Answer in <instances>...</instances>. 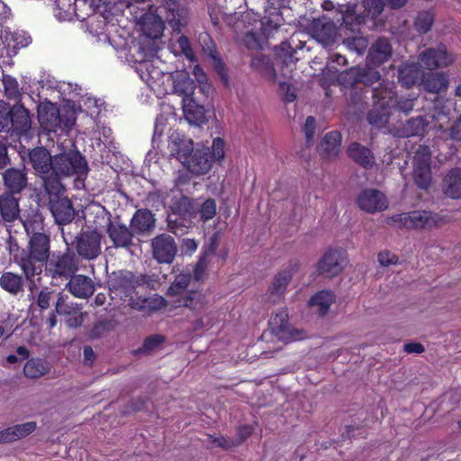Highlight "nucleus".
Segmentation results:
<instances>
[{"instance_id":"nucleus-45","label":"nucleus","mask_w":461,"mask_h":461,"mask_svg":"<svg viewBox=\"0 0 461 461\" xmlns=\"http://www.w3.org/2000/svg\"><path fill=\"white\" fill-rule=\"evenodd\" d=\"M2 81L5 97L10 100L20 102L22 93L17 80L12 76L5 75Z\"/></svg>"},{"instance_id":"nucleus-17","label":"nucleus","mask_w":461,"mask_h":461,"mask_svg":"<svg viewBox=\"0 0 461 461\" xmlns=\"http://www.w3.org/2000/svg\"><path fill=\"white\" fill-rule=\"evenodd\" d=\"M101 234L96 230L83 231L77 237L76 249L80 257L94 259L101 253Z\"/></svg>"},{"instance_id":"nucleus-47","label":"nucleus","mask_w":461,"mask_h":461,"mask_svg":"<svg viewBox=\"0 0 461 461\" xmlns=\"http://www.w3.org/2000/svg\"><path fill=\"white\" fill-rule=\"evenodd\" d=\"M173 209L176 213L184 217H192L194 213V206L191 199L185 195L174 202Z\"/></svg>"},{"instance_id":"nucleus-54","label":"nucleus","mask_w":461,"mask_h":461,"mask_svg":"<svg viewBox=\"0 0 461 461\" xmlns=\"http://www.w3.org/2000/svg\"><path fill=\"white\" fill-rule=\"evenodd\" d=\"M225 155L224 142L221 138H215L212 144V153L209 156L212 161H221Z\"/></svg>"},{"instance_id":"nucleus-32","label":"nucleus","mask_w":461,"mask_h":461,"mask_svg":"<svg viewBox=\"0 0 461 461\" xmlns=\"http://www.w3.org/2000/svg\"><path fill=\"white\" fill-rule=\"evenodd\" d=\"M140 25L143 33L149 38H159L164 31L165 25L161 17L153 13L145 14L140 18Z\"/></svg>"},{"instance_id":"nucleus-28","label":"nucleus","mask_w":461,"mask_h":461,"mask_svg":"<svg viewBox=\"0 0 461 461\" xmlns=\"http://www.w3.org/2000/svg\"><path fill=\"white\" fill-rule=\"evenodd\" d=\"M68 291L77 298H88L95 292L93 280L83 275L73 276L67 285Z\"/></svg>"},{"instance_id":"nucleus-57","label":"nucleus","mask_w":461,"mask_h":461,"mask_svg":"<svg viewBox=\"0 0 461 461\" xmlns=\"http://www.w3.org/2000/svg\"><path fill=\"white\" fill-rule=\"evenodd\" d=\"M209 56L212 60V65H213L214 68L217 70L218 74L221 76L222 81L225 84H227L228 83L227 77L224 72L222 62H221L217 51L214 50H210Z\"/></svg>"},{"instance_id":"nucleus-48","label":"nucleus","mask_w":461,"mask_h":461,"mask_svg":"<svg viewBox=\"0 0 461 461\" xmlns=\"http://www.w3.org/2000/svg\"><path fill=\"white\" fill-rule=\"evenodd\" d=\"M344 45L351 51L362 55L368 46L366 38L356 36L343 41Z\"/></svg>"},{"instance_id":"nucleus-2","label":"nucleus","mask_w":461,"mask_h":461,"mask_svg":"<svg viewBox=\"0 0 461 461\" xmlns=\"http://www.w3.org/2000/svg\"><path fill=\"white\" fill-rule=\"evenodd\" d=\"M393 88V83L389 81H383L373 88L374 106L367 116L371 125L394 131L396 126L393 121L398 119L397 113L406 115L412 111L418 95L411 94L408 97L398 98Z\"/></svg>"},{"instance_id":"nucleus-41","label":"nucleus","mask_w":461,"mask_h":461,"mask_svg":"<svg viewBox=\"0 0 461 461\" xmlns=\"http://www.w3.org/2000/svg\"><path fill=\"white\" fill-rule=\"evenodd\" d=\"M50 368L48 365L40 358H32L26 362L23 367V374L29 378H39L48 374Z\"/></svg>"},{"instance_id":"nucleus-59","label":"nucleus","mask_w":461,"mask_h":461,"mask_svg":"<svg viewBox=\"0 0 461 461\" xmlns=\"http://www.w3.org/2000/svg\"><path fill=\"white\" fill-rule=\"evenodd\" d=\"M13 39L15 41V47L17 48L27 47L32 42L31 37L24 32H14Z\"/></svg>"},{"instance_id":"nucleus-3","label":"nucleus","mask_w":461,"mask_h":461,"mask_svg":"<svg viewBox=\"0 0 461 461\" xmlns=\"http://www.w3.org/2000/svg\"><path fill=\"white\" fill-rule=\"evenodd\" d=\"M32 120L29 109L22 103L11 105L0 100V131L27 136L32 130Z\"/></svg>"},{"instance_id":"nucleus-38","label":"nucleus","mask_w":461,"mask_h":461,"mask_svg":"<svg viewBox=\"0 0 461 461\" xmlns=\"http://www.w3.org/2000/svg\"><path fill=\"white\" fill-rule=\"evenodd\" d=\"M348 153L353 160L366 168L372 167L375 164V158L372 152L357 142L351 143L348 146Z\"/></svg>"},{"instance_id":"nucleus-23","label":"nucleus","mask_w":461,"mask_h":461,"mask_svg":"<svg viewBox=\"0 0 461 461\" xmlns=\"http://www.w3.org/2000/svg\"><path fill=\"white\" fill-rule=\"evenodd\" d=\"M393 53V48L385 38H379L370 47L366 63L370 67H377L387 61Z\"/></svg>"},{"instance_id":"nucleus-37","label":"nucleus","mask_w":461,"mask_h":461,"mask_svg":"<svg viewBox=\"0 0 461 461\" xmlns=\"http://www.w3.org/2000/svg\"><path fill=\"white\" fill-rule=\"evenodd\" d=\"M423 86L428 92L440 94L448 88L449 78L444 72L432 73L423 80Z\"/></svg>"},{"instance_id":"nucleus-64","label":"nucleus","mask_w":461,"mask_h":461,"mask_svg":"<svg viewBox=\"0 0 461 461\" xmlns=\"http://www.w3.org/2000/svg\"><path fill=\"white\" fill-rule=\"evenodd\" d=\"M280 91L284 94L285 100L286 102H293L296 95L294 91L291 90V86L286 82L278 81Z\"/></svg>"},{"instance_id":"nucleus-36","label":"nucleus","mask_w":461,"mask_h":461,"mask_svg":"<svg viewBox=\"0 0 461 461\" xmlns=\"http://www.w3.org/2000/svg\"><path fill=\"white\" fill-rule=\"evenodd\" d=\"M0 212L5 221H13L19 216L18 200L14 194H5L0 195Z\"/></svg>"},{"instance_id":"nucleus-55","label":"nucleus","mask_w":461,"mask_h":461,"mask_svg":"<svg viewBox=\"0 0 461 461\" xmlns=\"http://www.w3.org/2000/svg\"><path fill=\"white\" fill-rule=\"evenodd\" d=\"M164 342V337L161 335H152L147 338L142 347L140 348V352L146 353L154 350Z\"/></svg>"},{"instance_id":"nucleus-53","label":"nucleus","mask_w":461,"mask_h":461,"mask_svg":"<svg viewBox=\"0 0 461 461\" xmlns=\"http://www.w3.org/2000/svg\"><path fill=\"white\" fill-rule=\"evenodd\" d=\"M216 214V203L213 199L205 200L201 205L200 215L203 221L212 219Z\"/></svg>"},{"instance_id":"nucleus-29","label":"nucleus","mask_w":461,"mask_h":461,"mask_svg":"<svg viewBox=\"0 0 461 461\" xmlns=\"http://www.w3.org/2000/svg\"><path fill=\"white\" fill-rule=\"evenodd\" d=\"M37 428L35 421H28L0 431V443H9L32 434Z\"/></svg>"},{"instance_id":"nucleus-16","label":"nucleus","mask_w":461,"mask_h":461,"mask_svg":"<svg viewBox=\"0 0 461 461\" xmlns=\"http://www.w3.org/2000/svg\"><path fill=\"white\" fill-rule=\"evenodd\" d=\"M63 185L57 192H46L49 194V205L50 212L59 224H66L70 222L74 218V209L70 201L62 196Z\"/></svg>"},{"instance_id":"nucleus-25","label":"nucleus","mask_w":461,"mask_h":461,"mask_svg":"<svg viewBox=\"0 0 461 461\" xmlns=\"http://www.w3.org/2000/svg\"><path fill=\"white\" fill-rule=\"evenodd\" d=\"M292 279L291 270H284L278 273L266 294V301L275 304L277 303L285 294L286 287Z\"/></svg>"},{"instance_id":"nucleus-21","label":"nucleus","mask_w":461,"mask_h":461,"mask_svg":"<svg viewBox=\"0 0 461 461\" xmlns=\"http://www.w3.org/2000/svg\"><path fill=\"white\" fill-rule=\"evenodd\" d=\"M168 150L170 156L176 158L184 166L188 162V158L194 151L192 140L174 132L170 135L168 140Z\"/></svg>"},{"instance_id":"nucleus-7","label":"nucleus","mask_w":461,"mask_h":461,"mask_svg":"<svg viewBox=\"0 0 461 461\" xmlns=\"http://www.w3.org/2000/svg\"><path fill=\"white\" fill-rule=\"evenodd\" d=\"M87 163L77 151H68L53 157L52 177L59 179L76 175L78 177L86 176Z\"/></svg>"},{"instance_id":"nucleus-44","label":"nucleus","mask_w":461,"mask_h":461,"mask_svg":"<svg viewBox=\"0 0 461 461\" xmlns=\"http://www.w3.org/2000/svg\"><path fill=\"white\" fill-rule=\"evenodd\" d=\"M102 0H75L74 11L78 19L85 20L86 17L95 13Z\"/></svg>"},{"instance_id":"nucleus-33","label":"nucleus","mask_w":461,"mask_h":461,"mask_svg":"<svg viewBox=\"0 0 461 461\" xmlns=\"http://www.w3.org/2000/svg\"><path fill=\"white\" fill-rule=\"evenodd\" d=\"M52 276H69L77 270V262L74 254L66 253L50 264Z\"/></svg>"},{"instance_id":"nucleus-42","label":"nucleus","mask_w":461,"mask_h":461,"mask_svg":"<svg viewBox=\"0 0 461 461\" xmlns=\"http://www.w3.org/2000/svg\"><path fill=\"white\" fill-rule=\"evenodd\" d=\"M334 301V294L330 291L323 290L312 297L310 304L313 307H316L321 314H325Z\"/></svg>"},{"instance_id":"nucleus-61","label":"nucleus","mask_w":461,"mask_h":461,"mask_svg":"<svg viewBox=\"0 0 461 461\" xmlns=\"http://www.w3.org/2000/svg\"><path fill=\"white\" fill-rule=\"evenodd\" d=\"M207 255L208 252H204V254L200 258L199 261L197 262L195 268H194V277L199 280L203 277V273L206 269L208 263H207Z\"/></svg>"},{"instance_id":"nucleus-8","label":"nucleus","mask_w":461,"mask_h":461,"mask_svg":"<svg viewBox=\"0 0 461 461\" xmlns=\"http://www.w3.org/2000/svg\"><path fill=\"white\" fill-rule=\"evenodd\" d=\"M29 160L32 167L42 181L46 192L57 193L61 188V182L52 177L53 157L42 147L32 149L29 152Z\"/></svg>"},{"instance_id":"nucleus-20","label":"nucleus","mask_w":461,"mask_h":461,"mask_svg":"<svg viewBox=\"0 0 461 461\" xmlns=\"http://www.w3.org/2000/svg\"><path fill=\"white\" fill-rule=\"evenodd\" d=\"M161 4L159 8L167 10V20L172 30L179 34L184 27L188 23V10L180 6L176 0H158Z\"/></svg>"},{"instance_id":"nucleus-18","label":"nucleus","mask_w":461,"mask_h":461,"mask_svg":"<svg viewBox=\"0 0 461 461\" xmlns=\"http://www.w3.org/2000/svg\"><path fill=\"white\" fill-rule=\"evenodd\" d=\"M153 258L160 264H170L176 255V245L172 236L160 234L151 240Z\"/></svg>"},{"instance_id":"nucleus-14","label":"nucleus","mask_w":461,"mask_h":461,"mask_svg":"<svg viewBox=\"0 0 461 461\" xmlns=\"http://www.w3.org/2000/svg\"><path fill=\"white\" fill-rule=\"evenodd\" d=\"M348 264V254L344 249H330L317 264L320 275L331 278L339 275Z\"/></svg>"},{"instance_id":"nucleus-12","label":"nucleus","mask_w":461,"mask_h":461,"mask_svg":"<svg viewBox=\"0 0 461 461\" xmlns=\"http://www.w3.org/2000/svg\"><path fill=\"white\" fill-rule=\"evenodd\" d=\"M306 30L309 35L323 47H332L339 39L338 27L326 16L313 19Z\"/></svg>"},{"instance_id":"nucleus-63","label":"nucleus","mask_w":461,"mask_h":461,"mask_svg":"<svg viewBox=\"0 0 461 461\" xmlns=\"http://www.w3.org/2000/svg\"><path fill=\"white\" fill-rule=\"evenodd\" d=\"M50 299L51 293L46 289L41 290L39 294L37 303L41 309L46 310L50 307Z\"/></svg>"},{"instance_id":"nucleus-51","label":"nucleus","mask_w":461,"mask_h":461,"mask_svg":"<svg viewBox=\"0 0 461 461\" xmlns=\"http://www.w3.org/2000/svg\"><path fill=\"white\" fill-rule=\"evenodd\" d=\"M193 73L199 84L200 90L205 95H209L212 93V88L211 84L208 82L207 75L204 73L203 69L200 66L195 65L193 69Z\"/></svg>"},{"instance_id":"nucleus-39","label":"nucleus","mask_w":461,"mask_h":461,"mask_svg":"<svg viewBox=\"0 0 461 461\" xmlns=\"http://www.w3.org/2000/svg\"><path fill=\"white\" fill-rule=\"evenodd\" d=\"M341 137L339 131L327 133L321 142V154L326 158H332L339 152Z\"/></svg>"},{"instance_id":"nucleus-34","label":"nucleus","mask_w":461,"mask_h":461,"mask_svg":"<svg viewBox=\"0 0 461 461\" xmlns=\"http://www.w3.org/2000/svg\"><path fill=\"white\" fill-rule=\"evenodd\" d=\"M191 279V275L185 272H182L176 276L174 281L171 283L166 293L172 304L174 300L184 297L185 294H187L185 292L190 285Z\"/></svg>"},{"instance_id":"nucleus-52","label":"nucleus","mask_w":461,"mask_h":461,"mask_svg":"<svg viewBox=\"0 0 461 461\" xmlns=\"http://www.w3.org/2000/svg\"><path fill=\"white\" fill-rule=\"evenodd\" d=\"M68 297L59 295L58 301L56 303L55 310L56 312L59 315H70L76 313L78 311L77 304L68 303Z\"/></svg>"},{"instance_id":"nucleus-62","label":"nucleus","mask_w":461,"mask_h":461,"mask_svg":"<svg viewBox=\"0 0 461 461\" xmlns=\"http://www.w3.org/2000/svg\"><path fill=\"white\" fill-rule=\"evenodd\" d=\"M86 316V312H77V311L76 313L70 314V317L68 318L67 325L70 328H77L83 323Z\"/></svg>"},{"instance_id":"nucleus-60","label":"nucleus","mask_w":461,"mask_h":461,"mask_svg":"<svg viewBox=\"0 0 461 461\" xmlns=\"http://www.w3.org/2000/svg\"><path fill=\"white\" fill-rule=\"evenodd\" d=\"M243 41L249 49H258L260 47V41L256 32H248L244 36Z\"/></svg>"},{"instance_id":"nucleus-40","label":"nucleus","mask_w":461,"mask_h":461,"mask_svg":"<svg viewBox=\"0 0 461 461\" xmlns=\"http://www.w3.org/2000/svg\"><path fill=\"white\" fill-rule=\"evenodd\" d=\"M0 286L11 294H17L23 291V277L12 272H5L0 277Z\"/></svg>"},{"instance_id":"nucleus-10","label":"nucleus","mask_w":461,"mask_h":461,"mask_svg":"<svg viewBox=\"0 0 461 461\" xmlns=\"http://www.w3.org/2000/svg\"><path fill=\"white\" fill-rule=\"evenodd\" d=\"M393 221L408 229H432L446 224L448 218L430 211H413L397 214Z\"/></svg>"},{"instance_id":"nucleus-19","label":"nucleus","mask_w":461,"mask_h":461,"mask_svg":"<svg viewBox=\"0 0 461 461\" xmlns=\"http://www.w3.org/2000/svg\"><path fill=\"white\" fill-rule=\"evenodd\" d=\"M357 203L362 211L369 213L383 212L388 207L385 195L375 188L362 190L357 197Z\"/></svg>"},{"instance_id":"nucleus-35","label":"nucleus","mask_w":461,"mask_h":461,"mask_svg":"<svg viewBox=\"0 0 461 461\" xmlns=\"http://www.w3.org/2000/svg\"><path fill=\"white\" fill-rule=\"evenodd\" d=\"M422 74L418 64L406 62L399 68L398 79L403 86L410 87L420 81Z\"/></svg>"},{"instance_id":"nucleus-56","label":"nucleus","mask_w":461,"mask_h":461,"mask_svg":"<svg viewBox=\"0 0 461 461\" xmlns=\"http://www.w3.org/2000/svg\"><path fill=\"white\" fill-rule=\"evenodd\" d=\"M378 261L383 267L395 266L399 262V258L394 253L384 250L378 254Z\"/></svg>"},{"instance_id":"nucleus-5","label":"nucleus","mask_w":461,"mask_h":461,"mask_svg":"<svg viewBox=\"0 0 461 461\" xmlns=\"http://www.w3.org/2000/svg\"><path fill=\"white\" fill-rule=\"evenodd\" d=\"M38 120L41 128L49 132L59 129H70L76 122V112L64 109L62 113L58 106L50 102H42L37 109Z\"/></svg>"},{"instance_id":"nucleus-4","label":"nucleus","mask_w":461,"mask_h":461,"mask_svg":"<svg viewBox=\"0 0 461 461\" xmlns=\"http://www.w3.org/2000/svg\"><path fill=\"white\" fill-rule=\"evenodd\" d=\"M28 249L29 251H23L17 261L26 278L31 279L41 273V265L49 258V237L43 233H34L30 239Z\"/></svg>"},{"instance_id":"nucleus-58","label":"nucleus","mask_w":461,"mask_h":461,"mask_svg":"<svg viewBox=\"0 0 461 461\" xmlns=\"http://www.w3.org/2000/svg\"><path fill=\"white\" fill-rule=\"evenodd\" d=\"M197 248L198 243L194 239H184L180 246L181 253L189 256L195 252Z\"/></svg>"},{"instance_id":"nucleus-6","label":"nucleus","mask_w":461,"mask_h":461,"mask_svg":"<svg viewBox=\"0 0 461 461\" xmlns=\"http://www.w3.org/2000/svg\"><path fill=\"white\" fill-rule=\"evenodd\" d=\"M449 122V109L446 106H439L435 104L433 112L430 114L418 116L410 119L402 130L397 131L400 137L418 136L422 135L426 128L432 123L433 128L438 127L442 130Z\"/></svg>"},{"instance_id":"nucleus-24","label":"nucleus","mask_w":461,"mask_h":461,"mask_svg":"<svg viewBox=\"0 0 461 461\" xmlns=\"http://www.w3.org/2000/svg\"><path fill=\"white\" fill-rule=\"evenodd\" d=\"M107 233L116 248H129L132 244L134 232L119 221H110Z\"/></svg>"},{"instance_id":"nucleus-15","label":"nucleus","mask_w":461,"mask_h":461,"mask_svg":"<svg viewBox=\"0 0 461 461\" xmlns=\"http://www.w3.org/2000/svg\"><path fill=\"white\" fill-rule=\"evenodd\" d=\"M419 60L425 68L434 70L451 66L456 61V56L444 44H438L420 52Z\"/></svg>"},{"instance_id":"nucleus-9","label":"nucleus","mask_w":461,"mask_h":461,"mask_svg":"<svg viewBox=\"0 0 461 461\" xmlns=\"http://www.w3.org/2000/svg\"><path fill=\"white\" fill-rule=\"evenodd\" d=\"M131 273L122 274L117 279H113L110 283V289L115 294L126 301L129 297V304L132 308L141 309L146 305L154 309H160L167 307V303L166 299L159 295H154L143 301L142 304L139 305L138 303L131 302L135 291L134 282L130 278Z\"/></svg>"},{"instance_id":"nucleus-31","label":"nucleus","mask_w":461,"mask_h":461,"mask_svg":"<svg viewBox=\"0 0 461 461\" xmlns=\"http://www.w3.org/2000/svg\"><path fill=\"white\" fill-rule=\"evenodd\" d=\"M154 214L149 210H138L131 218V229L134 234H144L155 227Z\"/></svg>"},{"instance_id":"nucleus-1","label":"nucleus","mask_w":461,"mask_h":461,"mask_svg":"<svg viewBox=\"0 0 461 461\" xmlns=\"http://www.w3.org/2000/svg\"><path fill=\"white\" fill-rule=\"evenodd\" d=\"M158 59H141L138 71L143 81L155 92L176 95L182 98V107L186 120L192 123H201L205 117V109L194 98L195 85L185 70L164 73L156 64Z\"/></svg>"},{"instance_id":"nucleus-30","label":"nucleus","mask_w":461,"mask_h":461,"mask_svg":"<svg viewBox=\"0 0 461 461\" xmlns=\"http://www.w3.org/2000/svg\"><path fill=\"white\" fill-rule=\"evenodd\" d=\"M208 304V299L201 291H189L184 297L173 301V306L186 307L194 312L202 311Z\"/></svg>"},{"instance_id":"nucleus-22","label":"nucleus","mask_w":461,"mask_h":461,"mask_svg":"<svg viewBox=\"0 0 461 461\" xmlns=\"http://www.w3.org/2000/svg\"><path fill=\"white\" fill-rule=\"evenodd\" d=\"M2 176L4 185L7 189V192H5V194H20L27 186L28 180L25 168H8L3 173Z\"/></svg>"},{"instance_id":"nucleus-26","label":"nucleus","mask_w":461,"mask_h":461,"mask_svg":"<svg viewBox=\"0 0 461 461\" xmlns=\"http://www.w3.org/2000/svg\"><path fill=\"white\" fill-rule=\"evenodd\" d=\"M443 194L454 200L461 198V168L454 167L447 171L442 179Z\"/></svg>"},{"instance_id":"nucleus-43","label":"nucleus","mask_w":461,"mask_h":461,"mask_svg":"<svg viewBox=\"0 0 461 461\" xmlns=\"http://www.w3.org/2000/svg\"><path fill=\"white\" fill-rule=\"evenodd\" d=\"M341 14L342 23L351 32L357 31L358 26L365 22V16L357 14L353 6H346L341 10Z\"/></svg>"},{"instance_id":"nucleus-46","label":"nucleus","mask_w":461,"mask_h":461,"mask_svg":"<svg viewBox=\"0 0 461 461\" xmlns=\"http://www.w3.org/2000/svg\"><path fill=\"white\" fill-rule=\"evenodd\" d=\"M434 23V14L431 12L424 11L418 14L414 26L418 32L426 33L430 29Z\"/></svg>"},{"instance_id":"nucleus-27","label":"nucleus","mask_w":461,"mask_h":461,"mask_svg":"<svg viewBox=\"0 0 461 461\" xmlns=\"http://www.w3.org/2000/svg\"><path fill=\"white\" fill-rule=\"evenodd\" d=\"M212 161L209 157V149H197L185 164L187 169L195 175L206 174L212 167Z\"/></svg>"},{"instance_id":"nucleus-11","label":"nucleus","mask_w":461,"mask_h":461,"mask_svg":"<svg viewBox=\"0 0 461 461\" xmlns=\"http://www.w3.org/2000/svg\"><path fill=\"white\" fill-rule=\"evenodd\" d=\"M269 330L278 340L290 343L304 338L303 330L294 328L289 322V316L285 309L276 312L269 321Z\"/></svg>"},{"instance_id":"nucleus-13","label":"nucleus","mask_w":461,"mask_h":461,"mask_svg":"<svg viewBox=\"0 0 461 461\" xmlns=\"http://www.w3.org/2000/svg\"><path fill=\"white\" fill-rule=\"evenodd\" d=\"M430 158V151L426 146H420L413 156V180L421 189H428L432 182Z\"/></svg>"},{"instance_id":"nucleus-49","label":"nucleus","mask_w":461,"mask_h":461,"mask_svg":"<svg viewBox=\"0 0 461 461\" xmlns=\"http://www.w3.org/2000/svg\"><path fill=\"white\" fill-rule=\"evenodd\" d=\"M362 5L365 8L363 16L375 19L382 13L384 4L383 0H364Z\"/></svg>"},{"instance_id":"nucleus-50","label":"nucleus","mask_w":461,"mask_h":461,"mask_svg":"<svg viewBox=\"0 0 461 461\" xmlns=\"http://www.w3.org/2000/svg\"><path fill=\"white\" fill-rule=\"evenodd\" d=\"M172 45L176 52L185 55L191 61L194 59V54L185 36H178Z\"/></svg>"}]
</instances>
